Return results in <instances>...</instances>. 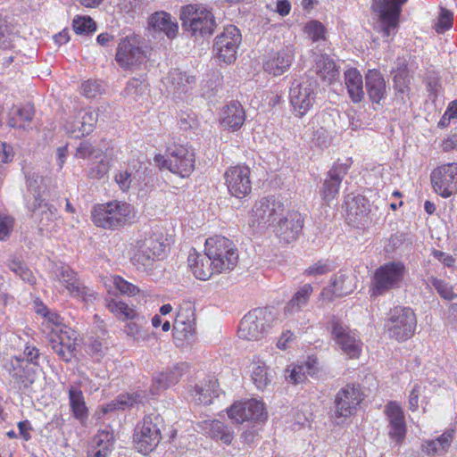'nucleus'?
Listing matches in <instances>:
<instances>
[{"label": "nucleus", "instance_id": "obj_49", "mask_svg": "<svg viewBox=\"0 0 457 457\" xmlns=\"http://www.w3.org/2000/svg\"><path fill=\"white\" fill-rule=\"evenodd\" d=\"M453 24V12L445 7H440L437 21L435 24V30L438 34H443L452 29Z\"/></svg>", "mask_w": 457, "mask_h": 457}, {"label": "nucleus", "instance_id": "obj_16", "mask_svg": "<svg viewBox=\"0 0 457 457\" xmlns=\"http://www.w3.org/2000/svg\"><path fill=\"white\" fill-rule=\"evenodd\" d=\"M28 207L42 234L46 232V235H49L56 231L58 213L53 204L46 203L42 198L36 197L32 202L29 201Z\"/></svg>", "mask_w": 457, "mask_h": 457}, {"label": "nucleus", "instance_id": "obj_59", "mask_svg": "<svg viewBox=\"0 0 457 457\" xmlns=\"http://www.w3.org/2000/svg\"><path fill=\"white\" fill-rule=\"evenodd\" d=\"M109 169V161L105 157L101 158L99 162H92L88 176L93 179H101L108 172Z\"/></svg>", "mask_w": 457, "mask_h": 457}, {"label": "nucleus", "instance_id": "obj_35", "mask_svg": "<svg viewBox=\"0 0 457 457\" xmlns=\"http://www.w3.org/2000/svg\"><path fill=\"white\" fill-rule=\"evenodd\" d=\"M345 83L351 100L360 103L364 97L363 80L360 71L355 68L348 69L345 72Z\"/></svg>", "mask_w": 457, "mask_h": 457}, {"label": "nucleus", "instance_id": "obj_34", "mask_svg": "<svg viewBox=\"0 0 457 457\" xmlns=\"http://www.w3.org/2000/svg\"><path fill=\"white\" fill-rule=\"evenodd\" d=\"M247 369L253 384L258 389L262 390L266 388L271 382L272 376L269 368L259 356H254L253 358L252 361L247 366Z\"/></svg>", "mask_w": 457, "mask_h": 457}, {"label": "nucleus", "instance_id": "obj_47", "mask_svg": "<svg viewBox=\"0 0 457 457\" xmlns=\"http://www.w3.org/2000/svg\"><path fill=\"white\" fill-rule=\"evenodd\" d=\"M102 154V149L94 146L89 140H82L76 147L74 156L79 159L97 160Z\"/></svg>", "mask_w": 457, "mask_h": 457}, {"label": "nucleus", "instance_id": "obj_57", "mask_svg": "<svg viewBox=\"0 0 457 457\" xmlns=\"http://www.w3.org/2000/svg\"><path fill=\"white\" fill-rule=\"evenodd\" d=\"M304 32L314 42L325 38L326 29L320 21H312L304 26Z\"/></svg>", "mask_w": 457, "mask_h": 457}, {"label": "nucleus", "instance_id": "obj_15", "mask_svg": "<svg viewBox=\"0 0 457 457\" xmlns=\"http://www.w3.org/2000/svg\"><path fill=\"white\" fill-rule=\"evenodd\" d=\"M146 59L145 52L137 45L136 37H126L121 38L118 45L115 60L118 64L130 70L142 64Z\"/></svg>", "mask_w": 457, "mask_h": 457}, {"label": "nucleus", "instance_id": "obj_10", "mask_svg": "<svg viewBox=\"0 0 457 457\" xmlns=\"http://www.w3.org/2000/svg\"><path fill=\"white\" fill-rule=\"evenodd\" d=\"M433 192L442 198L457 194V162L442 163L435 167L429 175Z\"/></svg>", "mask_w": 457, "mask_h": 457}, {"label": "nucleus", "instance_id": "obj_31", "mask_svg": "<svg viewBox=\"0 0 457 457\" xmlns=\"http://www.w3.org/2000/svg\"><path fill=\"white\" fill-rule=\"evenodd\" d=\"M370 208L363 199H353L347 204L345 220L353 227L362 228L370 222Z\"/></svg>", "mask_w": 457, "mask_h": 457}, {"label": "nucleus", "instance_id": "obj_20", "mask_svg": "<svg viewBox=\"0 0 457 457\" xmlns=\"http://www.w3.org/2000/svg\"><path fill=\"white\" fill-rule=\"evenodd\" d=\"M218 395V380L214 377H206L188 387L187 400L198 405H207Z\"/></svg>", "mask_w": 457, "mask_h": 457}, {"label": "nucleus", "instance_id": "obj_27", "mask_svg": "<svg viewBox=\"0 0 457 457\" xmlns=\"http://www.w3.org/2000/svg\"><path fill=\"white\" fill-rule=\"evenodd\" d=\"M49 342L51 348L63 361L68 362L74 356L75 343L71 340L69 331L53 328Z\"/></svg>", "mask_w": 457, "mask_h": 457}, {"label": "nucleus", "instance_id": "obj_19", "mask_svg": "<svg viewBox=\"0 0 457 457\" xmlns=\"http://www.w3.org/2000/svg\"><path fill=\"white\" fill-rule=\"evenodd\" d=\"M188 365L186 362L176 363L165 371L158 373L153 378L152 386L147 395L150 397L157 396L161 392L176 385L181 377L187 371Z\"/></svg>", "mask_w": 457, "mask_h": 457}, {"label": "nucleus", "instance_id": "obj_42", "mask_svg": "<svg viewBox=\"0 0 457 457\" xmlns=\"http://www.w3.org/2000/svg\"><path fill=\"white\" fill-rule=\"evenodd\" d=\"M8 268L18 275L23 281L33 285L36 283V278L32 271L19 258L12 257L7 262Z\"/></svg>", "mask_w": 457, "mask_h": 457}, {"label": "nucleus", "instance_id": "obj_54", "mask_svg": "<svg viewBox=\"0 0 457 457\" xmlns=\"http://www.w3.org/2000/svg\"><path fill=\"white\" fill-rule=\"evenodd\" d=\"M54 275L59 283L63 286L66 290L71 287L73 281H76L77 273L69 266L57 267Z\"/></svg>", "mask_w": 457, "mask_h": 457}, {"label": "nucleus", "instance_id": "obj_43", "mask_svg": "<svg viewBox=\"0 0 457 457\" xmlns=\"http://www.w3.org/2000/svg\"><path fill=\"white\" fill-rule=\"evenodd\" d=\"M313 288L311 284H304L300 289L293 295L287 304L290 311H299L303 306L306 305Z\"/></svg>", "mask_w": 457, "mask_h": 457}, {"label": "nucleus", "instance_id": "obj_48", "mask_svg": "<svg viewBox=\"0 0 457 457\" xmlns=\"http://www.w3.org/2000/svg\"><path fill=\"white\" fill-rule=\"evenodd\" d=\"M228 37L225 31L217 36L213 45V54L221 62L228 63Z\"/></svg>", "mask_w": 457, "mask_h": 457}, {"label": "nucleus", "instance_id": "obj_32", "mask_svg": "<svg viewBox=\"0 0 457 457\" xmlns=\"http://www.w3.org/2000/svg\"><path fill=\"white\" fill-rule=\"evenodd\" d=\"M68 396L72 416L83 424L89 414L83 392L78 386L71 385L68 388Z\"/></svg>", "mask_w": 457, "mask_h": 457}, {"label": "nucleus", "instance_id": "obj_51", "mask_svg": "<svg viewBox=\"0 0 457 457\" xmlns=\"http://www.w3.org/2000/svg\"><path fill=\"white\" fill-rule=\"evenodd\" d=\"M245 111L239 102L230 104V129H240L245 120Z\"/></svg>", "mask_w": 457, "mask_h": 457}, {"label": "nucleus", "instance_id": "obj_41", "mask_svg": "<svg viewBox=\"0 0 457 457\" xmlns=\"http://www.w3.org/2000/svg\"><path fill=\"white\" fill-rule=\"evenodd\" d=\"M106 307L118 320L123 321L135 317V315L138 313L128 303L114 299L107 300Z\"/></svg>", "mask_w": 457, "mask_h": 457}, {"label": "nucleus", "instance_id": "obj_55", "mask_svg": "<svg viewBox=\"0 0 457 457\" xmlns=\"http://www.w3.org/2000/svg\"><path fill=\"white\" fill-rule=\"evenodd\" d=\"M73 29L77 34H87L96 31V25L90 17L78 16L73 20Z\"/></svg>", "mask_w": 457, "mask_h": 457}, {"label": "nucleus", "instance_id": "obj_5", "mask_svg": "<svg viewBox=\"0 0 457 457\" xmlns=\"http://www.w3.org/2000/svg\"><path fill=\"white\" fill-rule=\"evenodd\" d=\"M180 20L183 28L195 37L209 36L213 32V16L201 4H190L183 6Z\"/></svg>", "mask_w": 457, "mask_h": 457}, {"label": "nucleus", "instance_id": "obj_37", "mask_svg": "<svg viewBox=\"0 0 457 457\" xmlns=\"http://www.w3.org/2000/svg\"><path fill=\"white\" fill-rule=\"evenodd\" d=\"M316 73L324 81L331 84L339 71L334 60L328 54H320L316 60Z\"/></svg>", "mask_w": 457, "mask_h": 457}, {"label": "nucleus", "instance_id": "obj_24", "mask_svg": "<svg viewBox=\"0 0 457 457\" xmlns=\"http://www.w3.org/2000/svg\"><path fill=\"white\" fill-rule=\"evenodd\" d=\"M251 170L246 165H237L230 170V195L243 199L252 191Z\"/></svg>", "mask_w": 457, "mask_h": 457}, {"label": "nucleus", "instance_id": "obj_38", "mask_svg": "<svg viewBox=\"0 0 457 457\" xmlns=\"http://www.w3.org/2000/svg\"><path fill=\"white\" fill-rule=\"evenodd\" d=\"M113 436L108 431H100L94 437V446L88 457H107L112 450Z\"/></svg>", "mask_w": 457, "mask_h": 457}, {"label": "nucleus", "instance_id": "obj_22", "mask_svg": "<svg viewBox=\"0 0 457 457\" xmlns=\"http://www.w3.org/2000/svg\"><path fill=\"white\" fill-rule=\"evenodd\" d=\"M355 287V278L351 273L340 270L334 275L330 286L322 289L320 298L331 302L336 297L351 294Z\"/></svg>", "mask_w": 457, "mask_h": 457}, {"label": "nucleus", "instance_id": "obj_45", "mask_svg": "<svg viewBox=\"0 0 457 457\" xmlns=\"http://www.w3.org/2000/svg\"><path fill=\"white\" fill-rule=\"evenodd\" d=\"M67 291L71 296L80 298L85 303H89L96 299L95 292L86 287L78 276L76 278V281L72 282Z\"/></svg>", "mask_w": 457, "mask_h": 457}, {"label": "nucleus", "instance_id": "obj_25", "mask_svg": "<svg viewBox=\"0 0 457 457\" xmlns=\"http://www.w3.org/2000/svg\"><path fill=\"white\" fill-rule=\"evenodd\" d=\"M149 400V395L145 390H137L132 393H126L118 395L112 402L102 406L103 414L113 411L115 410H126L139 405L145 404Z\"/></svg>", "mask_w": 457, "mask_h": 457}, {"label": "nucleus", "instance_id": "obj_9", "mask_svg": "<svg viewBox=\"0 0 457 457\" xmlns=\"http://www.w3.org/2000/svg\"><path fill=\"white\" fill-rule=\"evenodd\" d=\"M328 324L332 337L342 351L350 359L359 358L361 353L362 343L357 330H352L348 327L344 326L341 320L335 315L330 317Z\"/></svg>", "mask_w": 457, "mask_h": 457}, {"label": "nucleus", "instance_id": "obj_61", "mask_svg": "<svg viewBox=\"0 0 457 457\" xmlns=\"http://www.w3.org/2000/svg\"><path fill=\"white\" fill-rule=\"evenodd\" d=\"M40 353L39 350L31 345H27L23 351V356L16 357L18 362L27 361L28 362L38 366L39 365Z\"/></svg>", "mask_w": 457, "mask_h": 457}, {"label": "nucleus", "instance_id": "obj_14", "mask_svg": "<svg viewBox=\"0 0 457 457\" xmlns=\"http://www.w3.org/2000/svg\"><path fill=\"white\" fill-rule=\"evenodd\" d=\"M289 103L294 116L303 119L313 108L316 93L311 84L294 85L289 90Z\"/></svg>", "mask_w": 457, "mask_h": 457}, {"label": "nucleus", "instance_id": "obj_28", "mask_svg": "<svg viewBox=\"0 0 457 457\" xmlns=\"http://www.w3.org/2000/svg\"><path fill=\"white\" fill-rule=\"evenodd\" d=\"M168 91L176 98L187 94L195 84V77L189 76L179 69L171 70L164 81Z\"/></svg>", "mask_w": 457, "mask_h": 457}, {"label": "nucleus", "instance_id": "obj_58", "mask_svg": "<svg viewBox=\"0 0 457 457\" xmlns=\"http://www.w3.org/2000/svg\"><path fill=\"white\" fill-rule=\"evenodd\" d=\"M112 282L115 288L119 290L121 294L128 295H136L139 292L137 287L128 282L120 276H114L112 279Z\"/></svg>", "mask_w": 457, "mask_h": 457}, {"label": "nucleus", "instance_id": "obj_63", "mask_svg": "<svg viewBox=\"0 0 457 457\" xmlns=\"http://www.w3.org/2000/svg\"><path fill=\"white\" fill-rule=\"evenodd\" d=\"M353 164L352 158H348L345 162L341 163L339 161L334 163L332 168L328 170V176H336L342 178L348 172Z\"/></svg>", "mask_w": 457, "mask_h": 457}, {"label": "nucleus", "instance_id": "obj_4", "mask_svg": "<svg viewBox=\"0 0 457 457\" xmlns=\"http://www.w3.org/2000/svg\"><path fill=\"white\" fill-rule=\"evenodd\" d=\"M275 313L270 308H255L248 312L240 320L237 335L245 340H257L272 327Z\"/></svg>", "mask_w": 457, "mask_h": 457}, {"label": "nucleus", "instance_id": "obj_21", "mask_svg": "<svg viewBox=\"0 0 457 457\" xmlns=\"http://www.w3.org/2000/svg\"><path fill=\"white\" fill-rule=\"evenodd\" d=\"M285 212L284 204L274 196L263 197L252 209L253 222H274Z\"/></svg>", "mask_w": 457, "mask_h": 457}, {"label": "nucleus", "instance_id": "obj_8", "mask_svg": "<svg viewBox=\"0 0 457 457\" xmlns=\"http://www.w3.org/2000/svg\"><path fill=\"white\" fill-rule=\"evenodd\" d=\"M155 160L162 167L182 178L188 177L195 168V152L183 145L169 146L167 158L156 156Z\"/></svg>", "mask_w": 457, "mask_h": 457}, {"label": "nucleus", "instance_id": "obj_44", "mask_svg": "<svg viewBox=\"0 0 457 457\" xmlns=\"http://www.w3.org/2000/svg\"><path fill=\"white\" fill-rule=\"evenodd\" d=\"M341 183L342 178L328 174L321 190L322 199L328 204L334 200L338 195Z\"/></svg>", "mask_w": 457, "mask_h": 457}, {"label": "nucleus", "instance_id": "obj_7", "mask_svg": "<svg viewBox=\"0 0 457 457\" xmlns=\"http://www.w3.org/2000/svg\"><path fill=\"white\" fill-rule=\"evenodd\" d=\"M163 428L164 420L159 413L152 412L145 416L142 425L137 427L134 435L137 451L144 454L152 452L162 440Z\"/></svg>", "mask_w": 457, "mask_h": 457}, {"label": "nucleus", "instance_id": "obj_64", "mask_svg": "<svg viewBox=\"0 0 457 457\" xmlns=\"http://www.w3.org/2000/svg\"><path fill=\"white\" fill-rule=\"evenodd\" d=\"M11 45L10 29L5 18L0 15V47L8 48Z\"/></svg>", "mask_w": 457, "mask_h": 457}, {"label": "nucleus", "instance_id": "obj_53", "mask_svg": "<svg viewBox=\"0 0 457 457\" xmlns=\"http://www.w3.org/2000/svg\"><path fill=\"white\" fill-rule=\"evenodd\" d=\"M146 84L139 79H131L129 80L125 88V95L131 97L133 100L137 101L140 96L145 94Z\"/></svg>", "mask_w": 457, "mask_h": 457}, {"label": "nucleus", "instance_id": "obj_33", "mask_svg": "<svg viewBox=\"0 0 457 457\" xmlns=\"http://www.w3.org/2000/svg\"><path fill=\"white\" fill-rule=\"evenodd\" d=\"M149 29L154 32H163L169 38H173L178 33V23L173 21L170 14L165 12H156L150 16Z\"/></svg>", "mask_w": 457, "mask_h": 457}, {"label": "nucleus", "instance_id": "obj_29", "mask_svg": "<svg viewBox=\"0 0 457 457\" xmlns=\"http://www.w3.org/2000/svg\"><path fill=\"white\" fill-rule=\"evenodd\" d=\"M188 265L194 276L200 280H207L213 273H218L212 259L204 252L197 253L195 249L188 255Z\"/></svg>", "mask_w": 457, "mask_h": 457}, {"label": "nucleus", "instance_id": "obj_18", "mask_svg": "<svg viewBox=\"0 0 457 457\" xmlns=\"http://www.w3.org/2000/svg\"><path fill=\"white\" fill-rule=\"evenodd\" d=\"M384 413L389 423V437L395 442L397 445H401L407 435V427L403 408L396 401H390L385 405Z\"/></svg>", "mask_w": 457, "mask_h": 457}, {"label": "nucleus", "instance_id": "obj_23", "mask_svg": "<svg viewBox=\"0 0 457 457\" xmlns=\"http://www.w3.org/2000/svg\"><path fill=\"white\" fill-rule=\"evenodd\" d=\"M295 47L286 46L263 62V70L270 75L280 76L292 65L295 60Z\"/></svg>", "mask_w": 457, "mask_h": 457}, {"label": "nucleus", "instance_id": "obj_3", "mask_svg": "<svg viewBox=\"0 0 457 457\" xmlns=\"http://www.w3.org/2000/svg\"><path fill=\"white\" fill-rule=\"evenodd\" d=\"M406 274L407 269L402 262H388L380 265L372 276L370 296L378 297L400 287Z\"/></svg>", "mask_w": 457, "mask_h": 457}, {"label": "nucleus", "instance_id": "obj_26", "mask_svg": "<svg viewBox=\"0 0 457 457\" xmlns=\"http://www.w3.org/2000/svg\"><path fill=\"white\" fill-rule=\"evenodd\" d=\"M204 252L212 259L216 271L220 273L228 261V240L221 236L210 237L205 241Z\"/></svg>", "mask_w": 457, "mask_h": 457}, {"label": "nucleus", "instance_id": "obj_39", "mask_svg": "<svg viewBox=\"0 0 457 457\" xmlns=\"http://www.w3.org/2000/svg\"><path fill=\"white\" fill-rule=\"evenodd\" d=\"M98 113L95 110H87L79 113L71 123V132H81V136L88 135L97 122Z\"/></svg>", "mask_w": 457, "mask_h": 457}, {"label": "nucleus", "instance_id": "obj_6", "mask_svg": "<svg viewBox=\"0 0 457 457\" xmlns=\"http://www.w3.org/2000/svg\"><path fill=\"white\" fill-rule=\"evenodd\" d=\"M388 315L386 327L390 338L405 342L414 336L417 318L412 309L395 306L390 310Z\"/></svg>", "mask_w": 457, "mask_h": 457}, {"label": "nucleus", "instance_id": "obj_1", "mask_svg": "<svg viewBox=\"0 0 457 457\" xmlns=\"http://www.w3.org/2000/svg\"><path fill=\"white\" fill-rule=\"evenodd\" d=\"M136 217L134 207L126 202L112 201L96 205L92 210L94 224L104 229H117L131 223Z\"/></svg>", "mask_w": 457, "mask_h": 457}, {"label": "nucleus", "instance_id": "obj_50", "mask_svg": "<svg viewBox=\"0 0 457 457\" xmlns=\"http://www.w3.org/2000/svg\"><path fill=\"white\" fill-rule=\"evenodd\" d=\"M430 282L443 299L452 301L457 297V295L453 292V286L445 280L432 277Z\"/></svg>", "mask_w": 457, "mask_h": 457}, {"label": "nucleus", "instance_id": "obj_36", "mask_svg": "<svg viewBox=\"0 0 457 457\" xmlns=\"http://www.w3.org/2000/svg\"><path fill=\"white\" fill-rule=\"evenodd\" d=\"M127 321L124 331L129 337H133L134 340L148 341L152 337L153 335L145 328L147 325V320L145 316L137 313L135 317Z\"/></svg>", "mask_w": 457, "mask_h": 457}, {"label": "nucleus", "instance_id": "obj_56", "mask_svg": "<svg viewBox=\"0 0 457 457\" xmlns=\"http://www.w3.org/2000/svg\"><path fill=\"white\" fill-rule=\"evenodd\" d=\"M333 270V266L328 260H320L304 270L303 275L308 277H316L329 273Z\"/></svg>", "mask_w": 457, "mask_h": 457}, {"label": "nucleus", "instance_id": "obj_62", "mask_svg": "<svg viewBox=\"0 0 457 457\" xmlns=\"http://www.w3.org/2000/svg\"><path fill=\"white\" fill-rule=\"evenodd\" d=\"M83 96L94 98L102 93V85L96 80H87L81 85Z\"/></svg>", "mask_w": 457, "mask_h": 457}, {"label": "nucleus", "instance_id": "obj_2", "mask_svg": "<svg viewBox=\"0 0 457 457\" xmlns=\"http://www.w3.org/2000/svg\"><path fill=\"white\" fill-rule=\"evenodd\" d=\"M166 247L162 234L145 235L137 239L131 249V262L138 270L152 269L156 261L163 258Z\"/></svg>", "mask_w": 457, "mask_h": 457}, {"label": "nucleus", "instance_id": "obj_11", "mask_svg": "<svg viewBox=\"0 0 457 457\" xmlns=\"http://www.w3.org/2000/svg\"><path fill=\"white\" fill-rule=\"evenodd\" d=\"M230 419L237 423L250 422L263 425L268 420V411L262 400L249 398L234 402L230 405Z\"/></svg>", "mask_w": 457, "mask_h": 457}, {"label": "nucleus", "instance_id": "obj_30", "mask_svg": "<svg viewBox=\"0 0 457 457\" xmlns=\"http://www.w3.org/2000/svg\"><path fill=\"white\" fill-rule=\"evenodd\" d=\"M367 94L372 104H379L386 96V83L382 73L376 69L369 70L365 75Z\"/></svg>", "mask_w": 457, "mask_h": 457}, {"label": "nucleus", "instance_id": "obj_52", "mask_svg": "<svg viewBox=\"0 0 457 457\" xmlns=\"http://www.w3.org/2000/svg\"><path fill=\"white\" fill-rule=\"evenodd\" d=\"M28 189L33 195V200L36 197H41V193L45 191V179L38 173L33 172L28 176Z\"/></svg>", "mask_w": 457, "mask_h": 457}, {"label": "nucleus", "instance_id": "obj_12", "mask_svg": "<svg viewBox=\"0 0 457 457\" xmlns=\"http://www.w3.org/2000/svg\"><path fill=\"white\" fill-rule=\"evenodd\" d=\"M363 400L364 394L359 385H345L335 396V415L337 418H350L355 415Z\"/></svg>", "mask_w": 457, "mask_h": 457}, {"label": "nucleus", "instance_id": "obj_60", "mask_svg": "<svg viewBox=\"0 0 457 457\" xmlns=\"http://www.w3.org/2000/svg\"><path fill=\"white\" fill-rule=\"evenodd\" d=\"M285 373L287 380L293 385L303 383L307 378L303 366H294L291 369L287 368Z\"/></svg>", "mask_w": 457, "mask_h": 457}, {"label": "nucleus", "instance_id": "obj_13", "mask_svg": "<svg viewBox=\"0 0 457 457\" xmlns=\"http://www.w3.org/2000/svg\"><path fill=\"white\" fill-rule=\"evenodd\" d=\"M408 0H373L371 8L378 14L384 37H389L399 26L403 5Z\"/></svg>", "mask_w": 457, "mask_h": 457}, {"label": "nucleus", "instance_id": "obj_46", "mask_svg": "<svg viewBox=\"0 0 457 457\" xmlns=\"http://www.w3.org/2000/svg\"><path fill=\"white\" fill-rule=\"evenodd\" d=\"M411 77L406 64H403L396 69L394 74V85L395 89L402 93L410 92Z\"/></svg>", "mask_w": 457, "mask_h": 457}, {"label": "nucleus", "instance_id": "obj_40", "mask_svg": "<svg viewBox=\"0 0 457 457\" xmlns=\"http://www.w3.org/2000/svg\"><path fill=\"white\" fill-rule=\"evenodd\" d=\"M35 115L34 106L26 104L21 108H13L9 113L8 124L12 128L25 129Z\"/></svg>", "mask_w": 457, "mask_h": 457}, {"label": "nucleus", "instance_id": "obj_17", "mask_svg": "<svg viewBox=\"0 0 457 457\" xmlns=\"http://www.w3.org/2000/svg\"><path fill=\"white\" fill-rule=\"evenodd\" d=\"M304 220L297 211H290L280 217L274 232L282 245L295 242L303 228Z\"/></svg>", "mask_w": 457, "mask_h": 457}]
</instances>
